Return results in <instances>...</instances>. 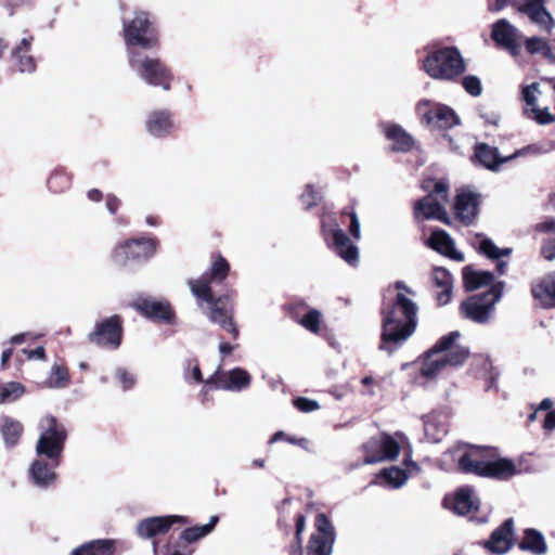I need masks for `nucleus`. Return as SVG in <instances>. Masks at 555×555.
Wrapping results in <instances>:
<instances>
[{
	"mask_svg": "<svg viewBox=\"0 0 555 555\" xmlns=\"http://www.w3.org/2000/svg\"><path fill=\"white\" fill-rule=\"evenodd\" d=\"M230 264L221 255L212 257L209 273H205L197 279H190L188 285L191 294L196 298L199 308L203 304L207 307L204 311L208 320L232 335L234 339L238 337V330L233 321V307L228 295L217 298L212 296L211 283H221L229 274Z\"/></svg>",
	"mask_w": 555,
	"mask_h": 555,
	"instance_id": "1",
	"label": "nucleus"
},
{
	"mask_svg": "<svg viewBox=\"0 0 555 555\" xmlns=\"http://www.w3.org/2000/svg\"><path fill=\"white\" fill-rule=\"evenodd\" d=\"M395 301L382 309V343L379 349L392 353L415 331L418 307L416 293L403 281L395 283Z\"/></svg>",
	"mask_w": 555,
	"mask_h": 555,
	"instance_id": "2",
	"label": "nucleus"
},
{
	"mask_svg": "<svg viewBox=\"0 0 555 555\" xmlns=\"http://www.w3.org/2000/svg\"><path fill=\"white\" fill-rule=\"evenodd\" d=\"M444 455H451L457 461L459 469L483 478L508 479L518 474L515 463L509 459L498 457L493 448L459 444Z\"/></svg>",
	"mask_w": 555,
	"mask_h": 555,
	"instance_id": "3",
	"label": "nucleus"
},
{
	"mask_svg": "<svg viewBox=\"0 0 555 555\" xmlns=\"http://www.w3.org/2000/svg\"><path fill=\"white\" fill-rule=\"evenodd\" d=\"M462 337L461 332L453 331L440 337L424 356L420 369L421 375L434 378L446 370L447 366H461L469 356L466 346L457 344Z\"/></svg>",
	"mask_w": 555,
	"mask_h": 555,
	"instance_id": "4",
	"label": "nucleus"
},
{
	"mask_svg": "<svg viewBox=\"0 0 555 555\" xmlns=\"http://www.w3.org/2000/svg\"><path fill=\"white\" fill-rule=\"evenodd\" d=\"M422 67L433 79L454 81L465 73L466 63L456 47H443L429 52Z\"/></svg>",
	"mask_w": 555,
	"mask_h": 555,
	"instance_id": "5",
	"label": "nucleus"
},
{
	"mask_svg": "<svg viewBox=\"0 0 555 555\" xmlns=\"http://www.w3.org/2000/svg\"><path fill=\"white\" fill-rule=\"evenodd\" d=\"M40 437L36 443V453L40 457L60 465L67 431L54 416L46 415L39 421Z\"/></svg>",
	"mask_w": 555,
	"mask_h": 555,
	"instance_id": "6",
	"label": "nucleus"
},
{
	"mask_svg": "<svg viewBox=\"0 0 555 555\" xmlns=\"http://www.w3.org/2000/svg\"><path fill=\"white\" fill-rule=\"evenodd\" d=\"M128 62L133 73L149 86L160 87L164 91L171 89L173 74L162 60L130 51Z\"/></svg>",
	"mask_w": 555,
	"mask_h": 555,
	"instance_id": "7",
	"label": "nucleus"
},
{
	"mask_svg": "<svg viewBox=\"0 0 555 555\" xmlns=\"http://www.w3.org/2000/svg\"><path fill=\"white\" fill-rule=\"evenodd\" d=\"M124 38L127 47V55L137 48L153 49L158 43L157 31L153 26L147 12H137L130 21H124Z\"/></svg>",
	"mask_w": 555,
	"mask_h": 555,
	"instance_id": "8",
	"label": "nucleus"
},
{
	"mask_svg": "<svg viewBox=\"0 0 555 555\" xmlns=\"http://www.w3.org/2000/svg\"><path fill=\"white\" fill-rule=\"evenodd\" d=\"M504 286V282H498L489 291L468 297L461 304V313L475 323H487L503 295Z\"/></svg>",
	"mask_w": 555,
	"mask_h": 555,
	"instance_id": "9",
	"label": "nucleus"
},
{
	"mask_svg": "<svg viewBox=\"0 0 555 555\" xmlns=\"http://www.w3.org/2000/svg\"><path fill=\"white\" fill-rule=\"evenodd\" d=\"M434 190L428 195L418 199L414 205V216L420 219H437L449 223V216L444 205L449 201L448 184L440 180L433 182Z\"/></svg>",
	"mask_w": 555,
	"mask_h": 555,
	"instance_id": "10",
	"label": "nucleus"
},
{
	"mask_svg": "<svg viewBox=\"0 0 555 555\" xmlns=\"http://www.w3.org/2000/svg\"><path fill=\"white\" fill-rule=\"evenodd\" d=\"M157 241L152 237L131 238L113 249L112 259L120 266L130 261L144 262L155 255Z\"/></svg>",
	"mask_w": 555,
	"mask_h": 555,
	"instance_id": "11",
	"label": "nucleus"
},
{
	"mask_svg": "<svg viewBox=\"0 0 555 555\" xmlns=\"http://www.w3.org/2000/svg\"><path fill=\"white\" fill-rule=\"evenodd\" d=\"M362 448L365 453L363 460V464L365 465L392 461L397 459L400 453L399 441L388 434L370 438Z\"/></svg>",
	"mask_w": 555,
	"mask_h": 555,
	"instance_id": "12",
	"label": "nucleus"
},
{
	"mask_svg": "<svg viewBox=\"0 0 555 555\" xmlns=\"http://www.w3.org/2000/svg\"><path fill=\"white\" fill-rule=\"evenodd\" d=\"M416 109L421 115L422 121L435 128L450 129L460 121L457 115L451 107L443 104L431 103L429 100L420 101Z\"/></svg>",
	"mask_w": 555,
	"mask_h": 555,
	"instance_id": "13",
	"label": "nucleus"
},
{
	"mask_svg": "<svg viewBox=\"0 0 555 555\" xmlns=\"http://www.w3.org/2000/svg\"><path fill=\"white\" fill-rule=\"evenodd\" d=\"M315 532L309 539L308 555H332L335 542V529L327 516L320 513L314 520Z\"/></svg>",
	"mask_w": 555,
	"mask_h": 555,
	"instance_id": "14",
	"label": "nucleus"
},
{
	"mask_svg": "<svg viewBox=\"0 0 555 555\" xmlns=\"http://www.w3.org/2000/svg\"><path fill=\"white\" fill-rule=\"evenodd\" d=\"M121 337L122 325L121 319L118 315H112L98 321L94 330L88 335L91 344L109 349H117L120 346Z\"/></svg>",
	"mask_w": 555,
	"mask_h": 555,
	"instance_id": "15",
	"label": "nucleus"
},
{
	"mask_svg": "<svg viewBox=\"0 0 555 555\" xmlns=\"http://www.w3.org/2000/svg\"><path fill=\"white\" fill-rule=\"evenodd\" d=\"M250 374L242 369L234 367L230 371H221L220 367L206 379V385L214 386L225 391L240 392L250 385Z\"/></svg>",
	"mask_w": 555,
	"mask_h": 555,
	"instance_id": "16",
	"label": "nucleus"
},
{
	"mask_svg": "<svg viewBox=\"0 0 555 555\" xmlns=\"http://www.w3.org/2000/svg\"><path fill=\"white\" fill-rule=\"evenodd\" d=\"M491 39L496 46L507 50L513 56H517L521 50L524 36L506 18H501L492 25Z\"/></svg>",
	"mask_w": 555,
	"mask_h": 555,
	"instance_id": "17",
	"label": "nucleus"
},
{
	"mask_svg": "<svg viewBox=\"0 0 555 555\" xmlns=\"http://www.w3.org/2000/svg\"><path fill=\"white\" fill-rule=\"evenodd\" d=\"M322 229L326 240H328V232L331 233L333 240L332 246L335 253L348 264L356 266L359 261V249L338 224L335 223L328 229V223L323 221Z\"/></svg>",
	"mask_w": 555,
	"mask_h": 555,
	"instance_id": "18",
	"label": "nucleus"
},
{
	"mask_svg": "<svg viewBox=\"0 0 555 555\" xmlns=\"http://www.w3.org/2000/svg\"><path fill=\"white\" fill-rule=\"evenodd\" d=\"M545 3L546 0H525L518 4L517 10L542 31L551 34L555 27V20L546 9Z\"/></svg>",
	"mask_w": 555,
	"mask_h": 555,
	"instance_id": "19",
	"label": "nucleus"
},
{
	"mask_svg": "<svg viewBox=\"0 0 555 555\" xmlns=\"http://www.w3.org/2000/svg\"><path fill=\"white\" fill-rule=\"evenodd\" d=\"M177 522L188 524L189 519L179 515L149 517L138 524L137 533L142 539H152L158 534L167 533L171 526Z\"/></svg>",
	"mask_w": 555,
	"mask_h": 555,
	"instance_id": "20",
	"label": "nucleus"
},
{
	"mask_svg": "<svg viewBox=\"0 0 555 555\" xmlns=\"http://www.w3.org/2000/svg\"><path fill=\"white\" fill-rule=\"evenodd\" d=\"M57 467L59 465H52V461L38 456L29 467L33 483L41 489L54 486L57 480V474L55 472Z\"/></svg>",
	"mask_w": 555,
	"mask_h": 555,
	"instance_id": "21",
	"label": "nucleus"
},
{
	"mask_svg": "<svg viewBox=\"0 0 555 555\" xmlns=\"http://www.w3.org/2000/svg\"><path fill=\"white\" fill-rule=\"evenodd\" d=\"M513 539L514 521L512 518H508L491 533L485 546L491 553L504 554L512 548Z\"/></svg>",
	"mask_w": 555,
	"mask_h": 555,
	"instance_id": "22",
	"label": "nucleus"
},
{
	"mask_svg": "<svg viewBox=\"0 0 555 555\" xmlns=\"http://www.w3.org/2000/svg\"><path fill=\"white\" fill-rule=\"evenodd\" d=\"M133 307L144 317L171 322L173 312L167 301H160L151 297H139Z\"/></svg>",
	"mask_w": 555,
	"mask_h": 555,
	"instance_id": "23",
	"label": "nucleus"
},
{
	"mask_svg": "<svg viewBox=\"0 0 555 555\" xmlns=\"http://www.w3.org/2000/svg\"><path fill=\"white\" fill-rule=\"evenodd\" d=\"M479 196L476 193L462 191L455 197L454 212L464 224H470L478 214Z\"/></svg>",
	"mask_w": 555,
	"mask_h": 555,
	"instance_id": "24",
	"label": "nucleus"
},
{
	"mask_svg": "<svg viewBox=\"0 0 555 555\" xmlns=\"http://www.w3.org/2000/svg\"><path fill=\"white\" fill-rule=\"evenodd\" d=\"M380 128L386 138L392 142L393 151L405 153L414 147V139L401 126L385 121L380 124Z\"/></svg>",
	"mask_w": 555,
	"mask_h": 555,
	"instance_id": "25",
	"label": "nucleus"
},
{
	"mask_svg": "<svg viewBox=\"0 0 555 555\" xmlns=\"http://www.w3.org/2000/svg\"><path fill=\"white\" fill-rule=\"evenodd\" d=\"M173 126L171 114L166 109L151 112L145 121L147 132L156 138L171 133Z\"/></svg>",
	"mask_w": 555,
	"mask_h": 555,
	"instance_id": "26",
	"label": "nucleus"
},
{
	"mask_svg": "<svg viewBox=\"0 0 555 555\" xmlns=\"http://www.w3.org/2000/svg\"><path fill=\"white\" fill-rule=\"evenodd\" d=\"M428 246L453 260H464V255L455 249L454 241L444 230L433 231L428 238Z\"/></svg>",
	"mask_w": 555,
	"mask_h": 555,
	"instance_id": "27",
	"label": "nucleus"
},
{
	"mask_svg": "<svg viewBox=\"0 0 555 555\" xmlns=\"http://www.w3.org/2000/svg\"><path fill=\"white\" fill-rule=\"evenodd\" d=\"M33 37H25L21 42L13 49L12 57L15 66L21 73H34L36 69V63L34 57L29 54Z\"/></svg>",
	"mask_w": 555,
	"mask_h": 555,
	"instance_id": "28",
	"label": "nucleus"
},
{
	"mask_svg": "<svg viewBox=\"0 0 555 555\" xmlns=\"http://www.w3.org/2000/svg\"><path fill=\"white\" fill-rule=\"evenodd\" d=\"M433 282L439 289L436 295V299L439 306L447 305L452 295L453 279L448 270L438 267L433 272Z\"/></svg>",
	"mask_w": 555,
	"mask_h": 555,
	"instance_id": "29",
	"label": "nucleus"
},
{
	"mask_svg": "<svg viewBox=\"0 0 555 555\" xmlns=\"http://www.w3.org/2000/svg\"><path fill=\"white\" fill-rule=\"evenodd\" d=\"M475 157L485 168L496 171L501 165L509 162L506 157H502L499 154L496 147H492L486 143H479L475 147Z\"/></svg>",
	"mask_w": 555,
	"mask_h": 555,
	"instance_id": "30",
	"label": "nucleus"
},
{
	"mask_svg": "<svg viewBox=\"0 0 555 555\" xmlns=\"http://www.w3.org/2000/svg\"><path fill=\"white\" fill-rule=\"evenodd\" d=\"M531 294L545 308L555 307V272L532 285Z\"/></svg>",
	"mask_w": 555,
	"mask_h": 555,
	"instance_id": "31",
	"label": "nucleus"
},
{
	"mask_svg": "<svg viewBox=\"0 0 555 555\" xmlns=\"http://www.w3.org/2000/svg\"><path fill=\"white\" fill-rule=\"evenodd\" d=\"M115 541L109 539L92 540L74 548L69 555H115Z\"/></svg>",
	"mask_w": 555,
	"mask_h": 555,
	"instance_id": "32",
	"label": "nucleus"
},
{
	"mask_svg": "<svg viewBox=\"0 0 555 555\" xmlns=\"http://www.w3.org/2000/svg\"><path fill=\"white\" fill-rule=\"evenodd\" d=\"M519 548L533 555H544L547 552V544L543 534L535 529H526Z\"/></svg>",
	"mask_w": 555,
	"mask_h": 555,
	"instance_id": "33",
	"label": "nucleus"
},
{
	"mask_svg": "<svg viewBox=\"0 0 555 555\" xmlns=\"http://www.w3.org/2000/svg\"><path fill=\"white\" fill-rule=\"evenodd\" d=\"M493 280L494 275L490 271L475 270L472 267H465L463 269L464 286L469 292L490 285Z\"/></svg>",
	"mask_w": 555,
	"mask_h": 555,
	"instance_id": "34",
	"label": "nucleus"
},
{
	"mask_svg": "<svg viewBox=\"0 0 555 555\" xmlns=\"http://www.w3.org/2000/svg\"><path fill=\"white\" fill-rule=\"evenodd\" d=\"M478 508L474 491L469 488L460 489L454 496L453 509L459 515H466Z\"/></svg>",
	"mask_w": 555,
	"mask_h": 555,
	"instance_id": "35",
	"label": "nucleus"
},
{
	"mask_svg": "<svg viewBox=\"0 0 555 555\" xmlns=\"http://www.w3.org/2000/svg\"><path fill=\"white\" fill-rule=\"evenodd\" d=\"M377 478L379 483H385L390 488L398 489L408 481L409 475L404 469L392 466L382 469Z\"/></svg>",
	"mask_w": 555,
	"mask_h": 555,
	"instance_id": "36",
	"label": "nucleus"
},
{
	"mask_svg": "<svg viewBox=\"0 0 555 555\" xmlns=\"http://www.w3.org/2000/svg\"><path fill=\"white\" fill-rule=\"evenodd\" d=\"M219 518L218 516H211L209 522L202 526H194L186 528L181 533V539L188 543H194L199 539L208 535L217 525Z\"/></svg>",
	"mask_w": 555,
	"mask_h": 555,
	"instance_id": "37",
	"label": "nucleus"
},
{
	"mask_svg": "<svg viewBox=\"0 0 555 555\" xmlns=\"http://www.w3.org/2000/svg\"><path fill=\"white\" fill-rule=\"evenodd\" d=\"M1 433L5 444L8 447H13L21 438L23 426L18 421L7 417L4 418Z\"/></svg>",
	"mask_w": 555,
	"mask_h": 555,
	"instance_id": "38",
	"label": "nucleus"
},
{
	"mask_svg": "<svg viewBox=\"0 0 555 555\" xmlns=\"http://www.w3.org/2000/svg\"><path fill=\"white\" fill-rule=\"evenodd\" d=\"M69 382V374L64 365L54 363L51 367V373L46 380L49 388L61 389L65 388Z\"/></svg>",
	"mask_w": 555,
	"mask_h": 555,
	"instance_id": "39",
	"label": "nucleus"
},
{
	"mask_svg": "<svg viewBox=\"0 0 555 555\" xmlns=\"http://www.w3.org/2000/svg\"><path fill=\"white\" fill-rule=\"evenodd\" d=\"M26 389L23 384L18 382H9L0 386V403H12L18 400Z\"/></svg>",
	"mask_w": 555,
	"mask_h": 555,
	"instance_id": "40",
	"label": "nucleus"
},
{
	"mask_svg": "<svg viewBox=\"0 0 555 555\" xmlns=\"http://www.w3.org/2000/svg\"><path fill=\"white\" fill-rule=\"evenodd\" d=\"M424 431L428 441L440 442L448 433L444 424L439 423L435 417H428L424 422Z\"/></svg>",
	"mask_w": 555,
	"mask_h": 555,
	"instance_id": "41",
	"label": "nucleus"
},
{
	"mask_svg": "<svg viewBox=\"0 0 555 555\" xmlns=\"http://www.w3.org/2000/svg\"><path fill=\"white\" fill-rule=\"evenodd\" d=\"M525 48L530 54L541 53L547 59L554 57L547 40L541 37L533 36L525 39Z\"/></svg>",
	"mask_w": 555,
	"mask_h": 555,
	"instance_id": "42",
	"label": "nucleus"
},
{
	"mask_svg": "<svg viewBox=\"0 0 555 555\" xmlns=\"http://www.w3.org/2000/svg\"><path fill=\"white\" fill-rule=\"evenodd\" d=\"M479 250L490 259L509 256L512 248H499L490 238L483 237L479 243Z\"/></svg>",
	"mask_w": 555,
	"mask_h": 555,
	"instance_id": "43",
	"label": "nucleus"
},
{
	"mask_svg": "<svg viewBox=\"0 0 555 555\" xmlns=\"http://www.w3.org/2000/svg\"><path fill=\"white\" fill-rule=\"evenodd\" d=\"M540 93L541 92L538 82H532L531 85L522 88L521 99L528 108L537 107V101Z\"/></svg>",
	"mask_w": 555,
	"mask_h": 555,
	"instance_id": "44",
	"label": "nucleus"
},
{
	"mask_svg": "<svg viewBox=\"0 0 555 555\" xmlns=\"http://www.w3.org/2000/svg\"><path fill=\"white\" fill-rule=\"evenodd\" d=\"M527 117L534 119L540 125H548L555 120V117L548 112V108H527L525 109Z\"/></svg>",
	"mask_w": 555,
	"mask_h": 555,
	"instance_id": "45",
	"label": "nucleus"
},
{
	"mask_svg": "<svg viewBox=\"0 0 555 555\" xmlns=\"http://www.w3.org/2000/svg\"><path fill=\"white\" fill-rule=\"evenodd\" d=\"M320 319L321 313L312 309L301 318L300 324L308 331L317 334L320 331Z\"/></svg>",
	"mask_w": 555,
	"mask_h": 555,
	"instance_id": "46",
	"label": "nucleus"
},
{
	"mask_svg": "<svg viewBox=\"0 0 555 555\" xmlns=\"http://www.w3.org/2000/svg\"><path fill=\"white\" fill-rule=\"evenodd\" d=\"M464 90L472 96H479L482 92V85L480 79L475 75L465 76L462 79Z\"/></svg>",
	"mask_w": 555,
	"mask_h": 555,
	"instance_id": "47",
	"label": "nucleus"
},
{
	"mask_svg": "<svg viewBox=\"0 0 555 555\" xmlns=\"http://www.w3.org/2000/svg\"><path fill=\"white\" fill-rule=\"evenodd\" d=\"M547 153V150L544 149L541 144H529L522 149L515 151L512 155L507 156V159H515L519 156L526 155H541Z\"/></svg>",
	"mask_w": 555,
	"mask_h": 555,
	"instance_id": "48",
	"label": "nucleus"
},
{
	"mask_svg": "<svg viewBox=\"0 0 555 555\" xmlns=\"http://www.w3.org/2000/svg\"><path fill=\"white\" fill-rule=\"evenodd\" d=\"M294 405L301 412L309 413L320 409V404L318 401L308 399L305 397H299L294 400Z\"/></svg>",
	"mask_w": 555,
	"mask_h": 555,
	"instance_id": "49",
	"label": "nucleus"
},
{
	"mask_svg": "<svg viewBox=\"0 0 555 555\" xmlns=\"http://www.w3.org/2000/svg\"><path fill=\"white\" fill-rule=\"evenodd\" d=\"M116 378L118 379V382L120 383L125 390L131 389L135 384V378L133 374H131L125 369H118L116 371Z\"/></svg>",
	"mask_w": 555,
	"mask_h": 555,
	"instance_id": "50",
	"label": "nucleus"
},
{
	"mask_svg": "<svg viewBox=\"0 0 555 555\" xmlns=\"http://www.w3.org/2000/svg\"><path fill=\"white\" fill-rule=\"evenodd\" d=\"M301 203L310 208L317 204L318 193L311 184H308L305 192L300 196Z\"/></svg>",
	"mask_w": 555,
	"mask_h": 555,
	"instance_id": "51",
	"label": "nucleus"
},
{
	"mask_svg": "<svg viewBox=\"0 0 555 555\" xmlns=\"http://www.w3.org/2000/svg\"><path fill=\"white\" fill-rule=\"evenodd\" d=\"M184 378L188 382H195L197 384L205 382L202 376L201 369L197 363H195L191 369L186 367L184 370Z\"/></svg>",
	"mask_w": 555,
	"mask_h": 555,
	"instance_id": "52",
	"label": "nucleus"
},
{
	"mask_svg": "<svg viewBox=\"0 0 555 555\" xmlns=\"http://www.w3.org/2000/svg\"><path fill=\"white\" fill-rule=\"evenodd\" d=\"M541 254L548 261L555 259V238L547 240L544 242L541 248Z\"/></svg>",
	"mask_w": 555,
	"mask_h": 555,
	"instance_id": "53",
	"label": "nucleus"
},
{
	"mask_svg": "<svg viewBox=\"0 0 555 555\" xmlns=\"http://www.w3.org/2000/svg\"><path fill=\"white\" fill-rule=\"evenodd\" d=\"M349 232L357 240L361 236L360 221L356 212L350 214Z\"/></svg>",
	"mask_w": 555,
	"mask_h": 555,
	"instance_id": "54",
	"label": "nucleus"
},
{
	"mask_svg": "<svg viewBox=\"0 0 555 555\" xmlns=\"http://www.w3.org/2000/svg\"><path fill=\"white\" fill-rule=\"evenodd\" d=\"M511 0H490L488 9L491 12H500L509 4Z\"/></svg>",
	"mask_w": 555,
	"mask_h": 555,
	"instance_id": "55",
	"label": "nucleus"
},
{
	"mask_svg": "<svg viewBox=\"0 0 555 555\" xmlns=\"http://www.w3.org/2000/svg\"><path fill=\"white\" fill-rule=\"evenodd\" d=\"M543 428L547 431L555 429V411L547 412L543 422Z\"/></svg>",
	"mask_w": 555,
	"mask_h": 555,
	"instance_id": "56",
	"label": "nucleus"
},
{
	"mask_svg": "<svg viewBox=\"0 0 555 555\" xmlns=\"http://www.w3.org/2000/svg\"><path fill=\"white\" fill-rule=\"evenodd\" d=\"M119 207V199L114 195H108L106 197V208L113 215Z\"/></svg>",
	"mask_w": 555,
	"mask_h": 555,
	"instance_id": "57",
	"label": "nucleus"
},
{
	"mask_svg": "<svg viewBox=\"0 0 555 555\" xmlns=\"http://www.w3.org/2000/svg\"><path fill=\"white\" fill-rule=\"evenodd\" d=\"M28 359H40L43 360L46 357L44 348L39 346L34 350L27 352Z\"/></svg>",
	"mask_w": 555,
	"mask_h": 555,
	"instance_id": "58",
	"label": "nucleus"
},
{
	"mask_svg": "<svg viewBox=\"0 0 555 555\" xmlns=\"http://www.w3.org/2000/svg\"><path fill=\"white\" fill-rule=\"evenodd\" d=\"M537 229L542 232H555V220H547L545 222L539 223Z\"/></svg>",
	"mask_w": 555,
	"mask_h": 555,
	"instance_id": "59",
	"label": "nucleus"
},
{
	"mask_svg": "<svg viewBox=\"0 0 555 555\" xmlns=\"http://www.w3.org/2000/svg\"><path fill=\"white\" fill-rule=\"evenodd\" d=\"M481 117L488 122V124H491V125H494V126H498L499 121H500V116L496 114V113H487V114H482Z\"/></svg>",
	"mask_w": 555,
	"mask_h": 555,
	"instance_id": "60",
	"label": "nucleus"
},
{
	"mask_svg": "<svg viewBox=\"0 0 555 555\" xmlns=\"http://www.w3.org/2000/svg\"><path fill=\"white\" fill-rule=\"evenodd\" d=\"M552 406H553V401L552 399L550 398H545L543 399L540 404L535 408L538 411H553L552 410Z\"/></svg>",
	"mask_w": 555,
	"mask_h": 555,
	"instance_id": "61",
	"label": "nucleus"
},
{
	"mask_svg": "<svg viewBox=\"0 0 555 555\" xmlns=\"http://www.w3.org/2000/svg\"><path fill=\"white\" fill-rule=\"evenodd\" d=\"M88 198L92 202H100L103 198V194L98 189H92L87 194Z\"/></svg>",
	"mask_w": 555,
	"mask_h": 555,
	"instance_id": "62",
	"label": "nucleus"
},
{
	"mask_svg": "<svg viewBox=\"0 0 555 555\" xmlns=\"http://www.w3.org/2000/svg\"><path fill=\"white\" fill-rule=\"evenodd\" d=\"M306 528V517L304 515H298L296 518V531L298 533H302Z\"/></svg>",
	"mask_w": 555,
	"mask_h": 555,
	"instance_id": "63",
	"label": "nucleus"
},
{
	"mask_svg": "<svg viewBox=\"0 0 555 555\" xmlns=\"http://www.w3.org/2000/svg\"><path fill=\"white\" fill-rule=\"evenodd\" d=\"M234 347L228 343H220L219 351L221 354L227 356L233 351Z\"/></svg>",
	"mask_w": 555,
	"mask_h": 555,
	"instance_id": "64",
	"label": "nucleus"
}]
</instances>
